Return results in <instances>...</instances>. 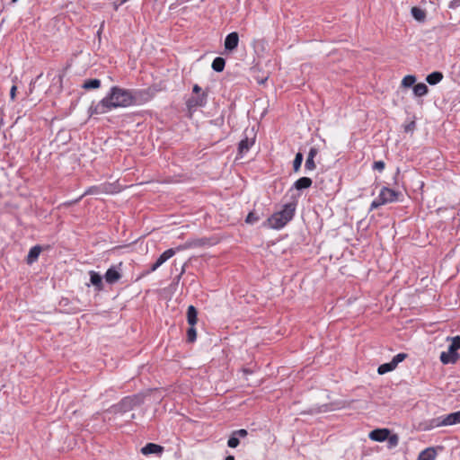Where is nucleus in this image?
<instances>
[{
  "label": "nucleus",
  "mask_w": 460,
  "mask_h": 460,
  "mask_svg": "<svg viewBox=\"0 0 460 460\" xmlns=\"http://www.w3.org/2000/svg\"><path fill=\"white\" fill-rule=\"evenodd\" d=\"M41 252V247L40 245H35L31 247L27 255V263L31 264L36 261L40 256Z\"/></svg>",
  "instance_id": "nucleus-19"
},
{
  "label": "nucleus",
  "mask_w": 460,
  "mask_h": 460,
  "mask_svg": "<svg viewBox=\"0 0 460 460\" xmlns=\"http://www.w3.org/2000/svg\"><path fill=\"white\" fill-rule=\"evenodd\" d=\"M389 434L388 429H376L369 433L368 438L373 441L384 442L388 438Z\"/></svg>",
  "instance_id": "nucleus-11"
},
{
  "label": "nucleus",
  "mask_w": 460,
  "mask_h": 460,
  "mask_svg": "<svg viewBox=\"0 0 460 460\" xmlns=\"http://www.w3.org/2000/svg\"><path fill=\"white\" fill-rule=\"evenodd\" d=\"M439 358L444 365L456 364L457 362L459 359V354L452 341L447 350L440 353Z\"/></svg>",
  "instance_id": "nucleus-6"
},
{
  "label": "nucleus",
  "mask_w": 460,
  "mask_h": 460,
  "mask_svg": "<svg viewBox=\"0 0 460 460\" xmlns=\"http://www.w3.org/2000/svg\"><path fill=\"white\" fill-rule=\"evenodd\" d=\"M443 79V74L438 71H435L428 75L426 77V81L430 85H435L438 84Z\"/></svg>",
  "instance_id": "nucleus-20"
},
{
  "label": "nucleus",
  "mask_w": 460,
  "mask_h": 460,
  "mask_svg": "<svg viewBox=\"0 0 460 460\" xmlns=\"http://www.w3.org/2000/svg\"><path fill=\"white\" fill-rule=\"evenodd\" d=\"M416 82V77L411 75H405L402 78V85L404 87H411Z\"/></svg>",
  "instance_id": "nucleus-28"
},
{
  "label": "nucleus",
  "mask_w": 460,
  "mask_h": 460,
  "mask_svg": "<svg viewBox=\"0 0 460 460\" xmlns=\"http://www.w3.org/2000/svg\"><path fill=\"white\" fill-rule=\"evenodd\" d=\"M239 35L237 32L233 31L226 35L225 39V49L227 51H233L238 47Z\"/></svg>",
  "instance_id": "nucleus-10"
},
{
  "label": "nucleus",
  "mask_w": 460,
  "mask_h": 460,
  "mask_svg": "<svg viewBox=\"0 0 460 460\" xmlns=\"http://www.w3.org/2000/svg\"><path fill=\"white\" fill-rule=\"evenodd\" d=\"M226 66V60L221 58L217 57L212 62V69L216 72H222Z\"/></svg>",
  "instance_id": "nucleus-22"
},
{
  "label": "nucleus",
  "mask_w": 460,
  "mask_h": 460,
  "mask_svg": "<svg viewBox=\"0 0 460 460\" xmlns=\"http://www.w3.org/2000/svg\"><path fill=\"white\" fill-rule=\"evenodd\" d=\"M394 368H395V367L394 366L392 361H390L389 363L380 365L377 368V372L379 375H384L385 373H388V372L394 370Z\"/></svg>",
  "instance_id": "nucleus-25"
},
{
  "label": "nucleus",
  "mask_w": 460,
  "mask_h": 460,
  "mask_svg": "<svg viewBox=\"0 0 460 460\" xmlns=\"http://www.w3.org/2000/svg\"><path fill=\"white\" fill-rule=\"evenodd\" d=\"M143 402V397L139 394L124 397L119 403L113 406L115 412L124 413L131 411L135 406Z\"/></svg>",
  "instance_id": "nucleus-4"
},
{
  "label": "nucleus",
  "mask_w": 460,
  "mask_h": 460,
  "mask_svg": "<svg viewBox=\"0 0 460 460\" xmlns=\"http://www.w3.org/2000/svg\"><path fill=\"white\" fill-rule=\"evenodd\" d=\"M428 86L423 83H419L413 86V93L416 96L421 97L428 93Z\"/></svg>",
  "instance_id": "nucleus-23"
},
{
  "label": "nucleus",
  "mask_w": 460,
  "mask_h": 460,
  "mask_svg": "<svg viewBox=\"0 0 460 460\" xmlns=\"http://www.w3.org/2000/svg\"><path fill=\"white\" fill-rule=\"evenodd\" d=\"M254 140L249 139L247 137L242 139L238 146V152L241 155L246 154L250 148L253 146Z\"/></svg>",
  "instance_id": "nucleus-17"
},
{
  "label": "nucleus",
  "mask_w": 460,
  "mask_h": 460,
  "mask_svg": "<svg viewBox=\"0 0 460 460\" xmlns=\"http://www.w3.org/2000/svg\"><path fill=\"white\" fill-rule=\"evenodd\" d=\"M460 423V411L439 416L431 421L432 427L451 426Z\"/></svg>",
  "instance_id": "nucleus-5"
},
{
  "label": "nucleus",
  "mask_w": 460,
  "mask_h": 460,
  "mask_svg": "<svg viewBox=\"0 0 460 460\" xmlns=\"http://www.w3.org/2000/svg\"><path fill=\"white\" fill-rule=\"evenodd\" d=\"M150 99L149 93L145 90L127 89L114 85L101 101L92 103L88 112L90 116L105 114L118 108L141 105Z\"/></svg>",
  "instance_id": "nucleus-1"
},
{
  "label": "nucleus",
  "mask_w": 460,
  "mask_h": 460,
  "mask_svg": "<svg viewBox=\"0 0 460 460\" xmlns=\"http://www.w3.org/2000/svg\"><path fill=\"white\" fill-rule=\"evenodd\" d=\"M373 170L382 172L385 169V163L383 161H376L372 166Z\"/></svg>",
  "instance_id": "nucleus-34"
},
{
  "label": "nucleus",
  "mask_w": 460,
  "mask_h": 460,
  "mask_svg": "<svg viewBox=\"0 0 460 460\" xmlns=\"http://www.w3.org/2000/svg\"><path fill=\"white\" fill-rule=\"evenodd\" d=\"M121 265H122V263H119V265L111 266L107 270V271L104 275V279L108 284H111V285L115 284L116 282H118L120 279Z\"/></svg>",
  "instance_id": "nucleus-7"
},
{
  "label": "nucleus",
  "mask_w": 460,
  "mask_h": 460,
  "mask_svg": "<svg viewBox=\"0 0 460 460\" xmlns=\"http://www.w3.org/2000/svg\"><path fill=\"white\" fill-rule=\"evenodd\" d=\"M208 102V94L206 93H201L200 94H197V96H191L188 99L186 104L189 110H192L198 107L206 106Z\"/></svg>",
  "instance_id": "nucleus-8"
},
{
  "label": "nucleus",
  "mask_w": 460,
  "mask_h": 460,
  "mask_svg": "<svg viewBox=\"0 0 460 460\" xmlns=\"http://www.w3.org/2000/svg\"><path fill=\"white\" fill-rule=\"evenodd\" d=\"M327 410H328L327 405H323V406L319 407V409L317 410V412L327 411Z\"/></svg>",
  "instance_id": "nucleus-40"
},
{
  "label": "nucleus",
  "mask_w": 460,
  "mask_h": 460,
  "mask_svg": "<svg viewBox=\"0 0 460 460\" xmlns=\"http://www.w3.org/2000/svg\"><path fill=\"white\" fill-rule=\"evenodd\" d=\"M266 80H267V78L262 79V80L259 81V83H260V84H263Z\"/></svg>",
  "instance_id": "nucleus-42"
},
{
  "label": "nucleus",
  "mask_w": 460,
  "mask_h": 460,
  "mask_svg": "<svg viewBox=\"0 0 460 460\" xmlns=\"http://www.w3.org/2000/svg\"><path fill=\"white\" fill-rule=\"evenodd\" d=\"M313 181L308 177H301L298 180H296L291 190L295 189L296 190H303L305 189H308L312 186Z\"/></svg>",
  "instance_id": "nucleus-14"
},
{
  "label": "nucleus",
  "mask_w": 460,
  "mask_h": 460,
  "mask_svg": "<svg viewBox=\"0 0 460 460\" xmlns=\"http://www.w3.org/2000/svg\"><path fill=\"white\" fill-rule=\"evenodd\" d=\"M18 0H12L13 3H16Z\"/></svg>",
  "instance_id": "nucleus-43"
},
{
  "label": "nucleus",
  "mask_w": 460,
  "mask_h": 460,
  "mask_svg": "<svg viewBox=\"0 0 460 460\" xmlns=\"http://www.w3.org/2000/svg\"><path fill=\"white\" fill-rule=\"evenodd\" d=\"M176 252V250L171 248L164 251L156 260V261L151 266L150 271L156 270L160 266H162L165 261H167L170 258H172Z\"/></svg>",
  "instance_id": "nucleus-9"
},
{
  "label": "nucleus",
  "mask_w": 460,
  "mask_h": 460,
  "mask_svg": "<svg viewBox=\"0 0 460 460\" xmlns=\"http://www.w3.org/2000/svg\"><path fill=\"white\" fill-rule=\"evenodd\" d=\"M193 93L200 94L201 93V88L198 84H194L192 88Z\"/></svg>",
  "instance_id": "nucleus-39"
},
{
  "label": "nucleus",
  "mask_w": 460,
  "mask_h": 460,
  "mask_svg": "<svg viewBox=\"0 0 460 460\" xmlns=\"http://www.w3.org/2000/svg\"><path fill=\"white\" fill-rule=\"evenodd\" d=\"M451 341L454 346L456 348V350L460 349V336H455L451 338Z\"/></svg>",
  "instance_id": "nucleus-36"
},
{
  "label": "nucleus",
  "mask_w": 460,
  "mask_h": 460,
  "mask_svg": "<svg viewBox=\"0 0 460 460\" xmlns=\"http://www.w3.org/2000/svg\"><path fill=\"white\" fill-rule=\"evenodd\" d=\"M388 443V447L393 448L395 447L399 443V438L396 434H389L388 438H386Z\"/></svg>",
  "instance_id": "nucleus-29"
},
{
  "label": "nucleus",
  "mask_w": 460,
  "mask_h": 460,
  "mask_svg": "<svg viewBox=\"0 0 460 460\" xmlns=\"http://www.w3.org/2000/svg\"><path fill=\"white\" fill-rule=\"evenodd\" d=\"M225 460H234V456H228L226 457Z\"/></svg>",
  "instance_id": "nucleus-41"
},
{
  "label": "nucleus",
  "mask_w": 460,
  "mask_h": 460,
  "mask_svg": "<svg viewBox=\"0 0 460 460\" xmlns=\"http://www.w3.org/2000/svg\"><path fill=\"white\" fill-rule=\"evenodd\" d=\"M104 189L105 188L102 187V186H91V187H89L84 191L83 196H85V195H94V194H99V193H102V192H105L106 190Z\"/></svg>",
  "instance_id": "nucleus-26"
},
{
  "label": "nucleus",
  "mask_w": 460,
  "mask_h": 460,
  "mask_svg": "<svg viewBox=\"0 0 460 460\" xmlns=\"http://www.w3.org/2000/svg\"><path fill=\"white\" fill-rule=\"evenodd\" d=\"M318 153L317 148L311 147L307 155V158L305 160V168L306 171H313L315 169V163H314V157L316 156Z\"/></svg>",
  "instance_id": "nucleus-13"
},
{
  "label": "nucleus",
  "mask_w": 460,
  "mask_h": 460,
  "mask_svg": "<svg viewBox=\"0 0 460 460\" xmlns=\"http://www.w3.org/2000/svg\"><path fill=\"white\" fill-rule=\"evenodd\" d=\"M89 275L91 284L95 288L97 291H102L103 289L102 276L94 270H90Z\"/></svg>",
  "instance_id": "nucleus-12"
},
{
  "label": "nucleus",
  "mask_w": 460,
  "mask_h": 460,
  "mask_svg": "<svg viewBox=\"0 0 460 460\" xmlns=\"http://www.w3.org/2000/svg\"><path fill=\"white\" fill-rule=\"evenodd\" d=\"M411 13L412 17L418 22H422L426 19V12L418 6L412 7L411 10Z\"/></svg>",
  "instance_id": "nucleus-21"
},
{
  "label": "nucleus",
  "mask_w": 460,
  "mask_h": 460,
  "mask_svg": "<svg viewBox=\"0 0 460 460\" xmlns=\"http://www.w3.org/2000/svg\"><path fill=\"white\" fill-rule=\"evenodd\" d=\"M240 444V438L235 436L234 433L231 434L230 438L227 441V446L232 448H235Z\"/></svg>",
  "instance_id": "nucleus-31"
},
{
  "label": "nucleus",
  "mask_w": 460,
  "mask_h": 460,
  "mask_svg": "<svg viewBox=\"0 0 460 460\" xmlns=\"http://www.w3.org/2000/svg\"><path fill=\"white\" fill-rule=\"evenodd\" d=\"M164 450L163 447L154 444V443H147L145 447L141 448V453L143 455L148 456L152 454H160Z\"/></svg>",
  "instance_id": "nucleus-15"
},
{
  "label": "nucleus",
  "mask_w": 460,
  "mask_h": 460,
  "mask_svg": "<svg viewBox=\"0 0 460 460\" xmlns=\"http://www.w3.org/2000/svg\"><path fill=\"white\" fill-rule=\"evenodd\" d=\"M16 90H17V87L15 85H13L11 90H10V97L11 99L13 101L14 98H15V94H16Z\"/></svg>",
  "instance_id": "nucleus-38"
},
{
  "label": "nucleus",
  "mask_w": 460,
  "mask_h": 460,
  "mask_svg": "<svg viewBox=\"0 0 460 460\" xmlns=\"http://www.w3.org/2000/svg\"><path fill=\"white\" fill-rule=\"evenodd\" d=\"M397 197L398 192L387 187H383L378 197L372 201L370 209L373 210L385 204L392 203L397 200Z\"/></svg>",
  "instance_id": "nucleus-3"
},
{
  "label": "nucleus",
  "mask_w": 460,
  "mask_h": 460,
  "mask_svg": "<svg viewBox=\"0 0 460 460\" xmlns=\"http://www.w3.org/2000/svg\"><path fill=\"white\" fill-rule=\"evenodd\" d=\"M296 202L284 204L280 210L273 213L264 223L263 226L279 230L290 222L296 212Z\"/></svg>",
  "instance_id": "nucleus-2"
},
{
  "label": "nucleus",
  "mask_w": 460,
  "mask_h": 460,
  "mask_svg": "<svg viewBox=\"0 0 460 460\" xmlns=\"http://www.w3.org/2000/svg\"><path fill=\"white\" fill-rule=\"evenodd\" d=\"M405 358H406V354H404V353H398L397 355H395L393 358V359L391 361L394 364V366L396 367L397 365L399 363H401L402 361H403Z\"/></svg>",
  "instance_id": "nucleus-33"
},
{
  "label": "nucleus",
  "mask_w": 460,
  "mask_h": 460,
  "mask_svg": "<svg viewBox=\"0 0 460 460\" xmlns=\"http://www.w3.org/2000/svg\"><path fill=\"white\" fill-rule=\"evenodd\" d=\"M460 6V0H451L448 4L450 9H456Z\"/></svg>",
  "instance_id": "nucleus-37"
},
{
  "label": "nucleus",
  "mask_w": 460,
  "mask_h": 460,
  "mask_svg": "<svg viewBox=\"0 0 460 460\" xmlns=\"http://www.w3.org/2000/svg\"><path fill=\"white\" fill-rule=\"evenodd\" d=\"M101 86V81L99 79H90L84 83L83 87L84 89H98Z\"/></svg>",
  "instance_id": "nucleus-24"
},
{
  "label": "nucleus",
  "mask_w": 460,
  "mask_h": 460,
  "mask_svg": "<svg viewBox=\"0 0 460 460\" xmlns=\"http://www.w3.org/2000/svg\"><path fill=\"white\" fill-rule=\"evenodd\" d=\"M436 456V449L434 447H427L419 454L416 460H435Z\"/></svg>",
  "instance_id": "nucleus-16"
},
{
  "label": "nucleus",
  "mask_w": 460,
  "mask_h": 460,
  "mask_svg": "<svg viewBox=\"0 0 460 460\" xmlns=\"http://www.w3.org/2000/svg\"><path fill=\"white\" fill-rule=\"evenodd\" d=\"M258 221H259V217L253 212H250L245 218V222L247 224H251V225H253Z\"/></svg>",
  "instance_id": "nucleus-32"
},
{
  "label": "nucleus",
  "mask_w": 460,
  "mask_h": 460,
  "mask_svg": "<svg viewBox=\"0 0 460 460\" xmlns=\"http://www.w3.org/2000/svg\"><path fill=\"white\" fill-rule=\"evenodd\" d=\"M303 155L300 152H298L296 155L295 159L293 161V169L296 172L299 171L301 164L303 163Z\"/></svg>",
  "instance_id": "nucleus-27"
},
{
  "label": "nucleus",
  "mask_w": 460,
  "mask_h": 460,
  "mask_svg": "<svg viewBox=\"0 0 460 460\" xmlns=\"http://www.w3.org/2000/svg\"><path fill=\"white\" fill-rule=\"evenodd\" d=\"M235 436H237L239 438H245L248 434L247 430L244 429H238V430H234L233 432Z\"/></svg>",
  "instance_id": "nucleus-35"
},
{
  "label": "nucleus",
  "mask_w": 460,
  "mask_h": 460,
  "mask_svg": "<svg viewBox=\"0 0 460 460\" xmlns=\"http://www.w3.org/2000/svg\"><path fill=\"white\" fill-rule=\"evenodd\" d=\"M197 339V332L194 326H190L187 331V341L188 342H194Z\"/></svg>",
  "instance_id": "nucleus-30"
},
{
  "label": "nucleus",
  "mask_w": 460,
  "mask_h": 460,
  "mask_svg": "<svg viewBox=\"0 0 460 460\" xmlns=\"http://www.w3.org/2000/svg\"><path fill=\"white\" fill-rule=\"evenodd\" d=\"M187 322L190 326H195L198 322V312L194 305L188 306Z\"/></svg>",
  "instance_id": "nucleus-18"
}]
</instances>
